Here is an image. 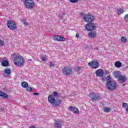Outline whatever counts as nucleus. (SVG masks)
Masks as SVG:
<instances>
[{"label":"nucleus","instance_id":"obj_3","mask_svg":"<svg viewBox=\"0 0 128 128\" xmlns=\"http://www.w3.org/2000/svg\"><path fill=\"white\" fill-rule=\"evenodd\" d=\"M63 74L70 76L72 72V68L70 66L64 67L62 69Z\"/></svg>","mask_w":128,"mask_h":128},{"label":"nucleus","instance_id":"obj_13","mask_svg":"<svg viewBox=\"0 0 128 128\" xmlns=\"http://www.w3.org/2000/svg\"><path fill=\"white\" fill-rule=\"evenodd\" d=\"M0 62H1L2 66H8V61L6 60L4 58H0Z\"/></svg>","mask_w":128,"mask_h":128},{"label":"nucleus","instance_id":"obj_36","mask_svg":"<svg viewBox=\"0 0 128 128\" xmlns=\"http://www.w3.org/2000/svg\"><path fill=\"white\" fill-rule=\"evenodd\" d=\"M53 94H54L53 96H58V94L57 92H54Z\"/></svg>","mask_w":128,"mask_h":128},{"label":"nucleus","instance_id":"obj_28","mask_svg":"<svg viewBox=\"0 0 128 128\" xmlns=\"http://www.w3.org/2000/svg\"><path fill=\"white\" fill-rule=\"evenodd\" d=\"M110 110V108H108V107L106 108L104 110V112H109Z\"/></svg>","mask_w":128,"mask_h":128},{"label":"nucleus","instance_id":"obj_39","mask_svg":"<svg viewBox=\"0 0 128 128\" xmlns=\"http://www.w3.org/2000/svg\"><path fill=\"white\" fill-rule=\"evenodd\" d=\"M76 36L77 38H80V34L78 33H76Z\"/></svg>","mask_w":128,"mask_h":128},{"label":"nucleus","instance_id":"obj_25","mask_svg":"<svg viewBox=\"0 0 128 128\" xmlns=\"http://www.w3.org/2000/svg\"><path fill=\"white\" fill-rule=\"evenodd\" d=\"M73 112H74V114H78V112H79L78 109V108H74Z\"/></svg>","mask_w":128,"mask_h":128},{"label":"nucleus","instance_id":"obj_38","mask_svg":"<svg viewBox=\"0 0 128 128\" xmlns=\"http://www.w3.org/2000/svg\"><path fill=\"white\" fill-rule=\"evenodd\" d=\"M106 78H107V80H112V78H110V76H108L106 77Z\"/></svg>","mask_w":128,"mask_h":128},{"label":"nucleus","instance_id":"obj_29","mask_svg":"<svg viewBox=\"0 0 128 128\" xmlns=\"http://www.w3.org/2000/svg\"><path fill=\"white\" fill-rule=\"evenodd\" d=\"M26 88L27 92H32V88L28 86Z\"/></svg>","mask_w":128,"mask_h":128},{"label":"nucleus","instance_id":"obj_9","mask_svg":"<svg viewBox=\"0 0 128 128\" xmlns=\"http://www.w3.org/2000/svg\"><path fill=\"white\" fill-rule=\"evenodd\" d=\"M89 96L93 102H94V100H100V96L98 94H94V92L90 93Z\"/></svg>","mask_w":128,"mask_h":128},{"label":"nucleus","instance_id":"obj_41","mask_svg":"<svg viewBox=\"0 0 128 128\" xmlns=\"http://www.w3.org/2000/svg\"><path fill=\"white\" fill-rule=\"evenodd\" d=\"M30 128H36V126H30Z\"/></svg>","mask_w":128,"mask_h":128},{"label":"nucleus","instance_id":"obj_46","mask_svg":"<svg viewBox=\"0 0 128 128\" xmlns=\"http://www.w3.org/2000/svg\"><path fill=\"white\" fill-rule=\"evenodd\" d=\"M123 86H125V84H123Z\"/></svg>","mask_w":128,"mask_h":128},{"label":"nucleus","instance_id":"obj_34","mask_svg":"<svg viewBox=\"0 0 128 128\" xmlns=\"http://www.w3.org/2000/svg\"><path fill=\"white\" fill-rule=\"evenodd\" d=\"M124 20H126V22L128 21V14H126V15L124 16Z\"/></svg>","mask_w":128,"mask_h":128},{"label":"nucleus","instance_id":"obj_37","mask_svg":"<svg viewBox=\"0 0 128 128\" xmlns=\"http://www.w3.org/2000/svg\"><path fill=\"white\" fill-rule=\"evenodd\" d=\"M23 24L24 26H28V22L26 21H24Z\"/></svg>","mask_w":128,"mask_h":128},{"label":"nucleus","instance_id":"obj_27","mask_svg":"<svg viewBox=\"0 0 128 128\" xmlns=\"http://www.w3.org/2000/svg\"><path fill=\"white\" fill-rule=\"evenodd\" d=\"M49 66L50 68H54V64H53L52 62H50Z\"/></svg>","mask_w":128,"mask_h":128},{"label":"nucleus","instance_id":"obj_24","mask_svg":"<svg viewBox=\"0 0 128 128\" xmlns=\"http://www.w3.org/2000/svg\"><path fill=\"white\" fill-rule=\"evenodd\" d=\"M120 40L122 42L126 44L128 42V39L124 36H122L120 38Z\"/></svg>","mask_w":128,"mask_h":128},{"label":"nucleus","instance_id":"obj_18","mask_svg":"<svg viewBox=\"0 0 128 128\" xmlns=\"http://www.w3.org/2000/svg\"><path fill=\"white\" fill-rule=\"evenodd\" d=\"M118 80H119L120 82H126V78L124 75H121L119 77Z\"/></svg>","mask_w":128,"mask_h":128},{"label":"nucleus","instance_id":"obj_15","mask_svg":"<svg viewBox=\"0 0 128 128\" xmlns=\"http://www.w3.org/2000/svg\"><path fill=\"white\" fill-rule=\"evenodd\" d=\"M113 76L115 78H118V80L120 78V76H122V72L120 71H115L113 73Z\"/></svg>","mask_w":128,"mask_h":128},{"label":"nucleus","instance_id":"obj_1","mask_svg":"<svg viewBox=\"0 0 128 128\" xmlns=\"http://www.w3.org/2000/svg\"><path fill=\"white\" fill-rule=\"evenodd\" d=\"M24 58L20 56H16L14 58V62L17 66H24Z\"/></svg>","mask_w":128,"mask_h":128},{"label":"nucleus","instance_id":"obj_33","mask_svg":"<svg viewBox=\"0 0 128 128\" xmlns=\"http://www.w3.org/2000/svg\"><path fill=\"white\" fill-rule=\"evenodd\" d=\"M70 2H72V4H74L78 2V0H70Z\"/></svg>","mask_w":128,"mask_h":128},{"label":"nucleus","instance_id":"obj_31","mask_svg":"<svg viewBox=\"0 0 128 128\" xmlns=\"http://www.w3.org/2000/svg\"><path fill=\"white\" fill-rule=\"evenodd\" d=\"M128 106V104L126 103H123L122 104V108H126Z\"/></svg>","mask_w":128,"mask_h":128},{"label":"nucleus","instance_id":"obj_40","mask_svg":"<svg viewBox=\"0 0 128 128\" xmlns=\"http://www.w3.org/2000/svg\"><path fill=\"white\" fill-rule=\"evenodd\" d=\"M33 94H34V96H38V93L34 92Z\"/></svg>","mask_w":128,"mask_h":128},{"label":"nucleus","instance_id":"obj_4","mask_svg":"<svg viewBox=\"0 0 128 128\" xmlns=\"http://www.w3.org/2000/svg\"><path fill=\"white\" fill-rule=\"evenodd\" d=\"M7 26L10 30H14L16 28V24L14 22L10 20L7 22Z\"/></svg>","mask_w":128,"mask_h":128},{"label":"nucleus","instance_id":"obj_26","mask_svg":"<svg viewBox=\"0 0 128 128\" xmlns=\"http://www.w3.org/2000/svg\"><path fill=\"white\" fill-rule=\"evenodd\" d=\"M41 60L43 61V62H46V60H47V58H46V56H41Z\"/></svg>","mask_w":128,"mask_h":128},{"label":"nucleus","instance_id":"obj_8","mask_svg":"<svg viewBox=\"0 0 128 128\" xmlns=\"http://www.w3.org/2000/svg\"><path fill=\"white\" fill-rule=\"evenodd\" d=\"M96 28V26L94 23H90L87 24L85 26V30L90 32V30H94Z\"/></svg>","mask_w":128,"mask_h":128},{"label":"nucleus","instance_id":"obj_12","mask_svg":"<svg viewBox=\"0 0 128 128\" xmlns=\"http://www.w3.org/2000/svg\"><path fill=\"white\" fill-rule=\"evenodd\" d=\"M95 74L96 76H100V78H102L104 76V72L102 69H98L95 72Z\"/></svg>","mask_w":128,"mask_h":128},{"label":"nucleus","instance_id":"obj_7","mask_svg":"<svg viewBox=\"0 0 128 128\" xmlns=\"http://www.w3.org/2000/svg\"><path fill=\"white\" fill-rule=\"evenodd\" d=\"M84 20L86 22H92L94 20V16L90 14H85L84 16Z\"/></svg>","mask_w":128,"mask_h":128},{"label":"nucleus","instance_id":"obj_10","mask_svg":"<svg viewBox=\"0 0 128 128\" xmlns=\"http://www.w3.org/2000/svg\"><path fill=\"white\" fill-rule=\"evenodd\" d=\"M64 124V121L62 120H55L54 125L53 126L54 128H62Z\"/></svg>","mask_w":128,"mask_h":128},{"label":"nucleus","instance_id":"obj_45","mask_svg":"<svg viewBox=\"0 0 128 128\" xmlns=\"http://www.w3.org/2000/svg\"><path fill=\"white\" fill-rule=\"evenodd\" d=\"M37 2H38L39 0H36Z\"/></svg>","mask_w":128,"mask_h":128},{"label":"nucleus","instance_id":"obj_6","mask_svg":"<svg viewBox=\"0 0 128 128\" xmlns=\"http://www.w3.org/2000/svg\"><path fill=\"white\" fill-rule=\"evenodd\" d=\"M106 86L108 90H114V88H116V84L114 82L112 81L108 82Z\"/></svg>","mask_w":128,"mask_h":128},{"label":"nucleus","instance_id":"obj_32","mask_svg":"<svg viewBox=\"0 0 128 128\" xmlns=\"http://www.w3.org/2000/svg\"><path fill=\"white\" fill-rule=\"evenodd\" d=\"M76 70L77 72H80L82 70V67H77L76 68Z\"/></svg>","mask_w":128,"mask_h":128},{"label":"nucleus","instance_id":"obj_5","mask_svg":"<svg viewBox=\"0 0 128 128\" xmlns=\"http://www.w3.org/2000/svg\"><path fill=\"white\" fill-rule=\"evenodd\" d=\"M88 66L96 70V68H98V66H100V63H98V60H94L92 62H89Z\"/></svg>","mask_w":128,"mask_h":128},{"label":"nucleus","instance_id":"obj_2","mask_svg":"<svg viewBox=\"0 0 128 128\" xmlns=\"http://www.w3.org/2000/svg\"><path fill=\"white\" fill-rule=\"evenodd\" d=\"M24 6L28 10H32L36 6V3L32 0H24Z\"/></svg>","mask_w":128,"mask_h":128},{"label":"nucleus","instance_id":"obj_14","mask_svg":"<svg viewBox=\"0 0 128 128\" xmlns=\"http://www.w3.org/2000/svg\"><path fill=\"white\" fill-rule=\"evenodd\" d=\"M48 100L50 104H54L56 102V98H54V96L52 95H50L48 96Z\"/></svg>","mask_w":128,"mask_h":128},{"label":"nucleus","instance_id":"obj_44","mask_svg":"<svg viewBox=\"0 0 128 128\" xmlns=\"http://www.w3.org/2000/svg\"><path fill=\"white\" fill-rule=\"evenodd\" d=\"M96 50H98V48H94Z\"/></svg>","mask_w":128,"mask_h":128},{"label":"nucleus","instance_id":"obj_35","mask_svg":"<svg viewBox=\"0 0 128 128\" xmlns=\"http://www.w3.org/2000/svg\"><path fill=\"white\" fill-rule=\"evenodd\" d=\"M4 46V41L0 40V46Z\"/></svg>","mask_w":128,"mask_h":128},{"label":"nucleus","instance_id":"obj_16","mask_svg":"<svg viewBox=\"0 0 128 128\" xmlns=\"http://www.w3.org/2000/svg\"><path fill=\"white\" fill-rule=\"evenodd\" d=\"M96 36V32L94 31H92L88 33V38H94Z\"/></svg>","mask_w":128,"mask_h":128},{"label":"nucleus","instance_id":"obj_42","mask_svg":"<svg viewBox=\"0 0 128 128\" xmlns=\"http://www.w3.org/2000/svg\"><path fill=\"white\" fill-rule=\"evenodd\" d=\"M59 18H60V20H62V16H58Z\"/></svg>","mask_w":128,"mask_h":128},{"label":"nucleus","instance_id":"obj_20","mask_svg":"<svg viewBox=\"0 0 128 128\" xmlns=\"http://www.w3.org/2000/svg\"><path fill=\"white\" fill-rule=\"evenodd\" d=\"M62 104V101L60 100H56L55 101L54 104V106L58 107Z\"/></svg>","mask_w":128,"mask_h":128},{"label":"nucleus","instance_id":"obj_19","mask_svg":"<svg viewBox=\"0 0 128 128\" xmlns=\"http://www.w3.org/2000/svg\"><path fill=\"white\" fill-rule=\"evenodd\" d=\"M0 96L3 98H8V95L4 93L2 91L0 90Z\"/></svg>","mask_w":128,"mask_h":128},{"label":"nucleus","instance_id":"obj_23","mask_svg":"<svg viewBox=\"0 0 128 128\" xmlns=\"http://www.w3.org/2000/svg\"><path fill=\"white\" fill-rule=\"evenodd\" d=\"M114 66L116 68H120L122 66V62L120 61L116 62L114 63Z\"/></svg>","mask_w":128,"mask_h":128},{"label":"nucleus","instance_id":"obj_17","mask_svg":"<svg viewBox=\"0 0 128 128\" xmlns=\"http://www.w3.org/2000/svg\"><path fill=\"white\" fill-rule=\"evenodd\" d=\"M12 73V71L10 70V69L8 68H6L4 70V76H8L10 75V74Z\"/></svg>","mask_w":128,"mask_h":128},{"label":"nucleus","instance_id":"obj_30","mask_svg":"<svg viewBox=\"0 0 128 128\" xmlns=\"http://www.w3.org/2000/svg\"><path fill=\"white\" fill-rule=\"evenodd\" d=\"M74 108L73 106H70L68 107V110H70V112H72L74 110Z\"/></svg>","mask_w":128,"mask_h":128},{"label":"nucleus","instance_id":"obj_11","mask_svg":"<svg viewBox=\"0 0 128 128\" xmlns=\"http://www.w3.org/2000/svg\"><path fill=\"white\" fill-rule=\"evenodd\" d=\"M53 39L56 42H64L66 40V38L58 35L53 36Z\"/></svg>","mask_w":128,"mask_h":128},{"label":"nucleus","instance_id":"obj_43","mask_svg":"<svg viewBox=\"0 0 128 128\" xmlns=\"http://www.w3.org/2000/svg\"><path fill=\"white\" fill-rule=\"evenodd\" d=\"M28 60L29 62H32V59H29Z\"/></svg>","mask_w":128,"mask_h":128},{"label":"nucleus","instance_id":"obj_22","mask_svg":"<svg viewBox=\"0 0 128 128\" xmlns=\"http://www.w3.org/2000/svg\"><path fill=\"white\" fill-rule=\"evenodd\" d=\"M21 86L22 87H23L24 88H26L28 86V84L26 82H22L21 84Z\"/></svg>","mask_w":128,"mask_h":128},{"label":"nucleus","instance_id":"obj_21","mask_svg":"<svg viewBox=\"0 0 128 128\" xmlns=\"http://www.w3.org/2000/svg\"><path fill=\"white\" fill-rule=\"evenodd\" d=\"M124 8H120L117 10V14L118 16H120L122 14H124Z\"/></svg>","mask_w":128,"mask_h":128}]
</instances>
